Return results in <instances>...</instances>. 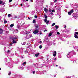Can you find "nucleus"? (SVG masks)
<instances>
[{
  "instance_id": "11",
  "label": "nucleus",
  "mask_w": 78,
  "mask_h": 78,
  "mask_svg": "<svg viewBox=\"0 0 78 78\" xmlns=\"http://www.w3.org/2000/svg\"><path fill=\"white\" fill-rule=\"evenodd\" d=\"M29 38H31V37H33V36H32V34H30L29 32Z\"/></svg>"
},
{
  "instance_id": "37",
  "label": "nucleus",
  "mask_w": 78,
  "mask_h": 78,
  "mask_svg": "<svg viewBox=\"0 0 78 78\" xmlns=\"http://www.w3.org/2000/svg\"><path fill=\"white\" fill-rule=\"evenodd\" d=\"M7 53H10L11 52V51H10V50H8L7 51Z\"/></svg>"
},
{
  "instance_id": "14",
  "label": "nucleus",
  "mask_w": 78,
  "mask_h": 78,
  "mask_svg": "<svg viewBox=\"0 0 78 78\" xmlns=\"http://www.w3.org/2000/svg\"><path fill=\"white\" fill-rule=\"evenodd\" d=\"M40 54V53H39L36 54L35 55V56H36V57H37Z\"/></svg>"
},
{
  "instance_id": "57",
  "label": "nucleus",
  "mask_w": 78,
  "mask_h": 78,
  "mask_svg": "<svg viewBox=\"0 0 78 78\" xmlns=\"http://www.w3.org/2000/svg\"><path fill=\"white\" fill-rule=\"evenodd\" d=\"M26 2V1L25 0H23V2H24V3H25V2Z\"/></svg>"
},
{
  "instance_id": "58",
  "label": "nucleus",
  "mask_w": 78,
  "mask_h": 78,
  "mask_svg": "<svg viewBox=\"0 0 78 78\" xmlns=\"http://www.w3.org/2000/svg\"><path fill=\"white\" fill-rule=\"evenodd\" d=\"M53 44L55 45H56V43H53Z\"/></svg>"
},
{
  "instance_id": "5",
  "label": "nucleus",
  "mask_w": 78,
  "mask_h": 78,
  "mask_svg": "<svg viewBox=\"0 0 78 78\" xmlns=\"http://www.w3.org/2000/svg\"><path fill=\"white\" fill-rule=\"evenodd\" d=\"M74 36L76 39H78V32H75L74 33Z\"/></svg>"
},
{
  "instance_id": "12",
  "label": "nucleus",
  "mask_w": 78,
  "mask_h": 78,
  "mask_svg": "<svg viewBox=\"0 0 78 78\" xmlns=\"http://www.w3.org/2000/svg\"><path fill=\"white\" fill-rule=\"evenodd\" d=\"M47 61H47V62H48L49 61H48V59H49V58H50V56L48 55L47 57Z\"/></svg>"
},
{
  "instance_id": "1",
  "label": "nucleus",
  "mask_w": 78,
  "mask_h": 78,
  "mask_svg": "<svg viewBox=\"0 0 78 78\" xmlns=\"http://www.w3.org/2000/svg\"><path fill=\"white\" fill-rule=\"evenodd\" d=\"M73 55H76V52H75L74 51H72L68 53L67 55V58H71L73 56Z\"/></svg>"
},
{
  "instance_id": "29",
  "label": "nucleus",
  "mask_w": 78,
  "mask_h": 78,
  "mask_svg": "<svg viewBox=\"0 0 78 78\" xmlns=\"http://www.w3.org/2000/svg\"><path fill=\"white\" fill-rule=\"evenodd\" d=\"M33 23H36V20H33Z\"/></svg>"
},
{
  "instance_id": "9",
  "label": "nucleus",
  "mask_w": 78,
  "mask_h": 78,
  "mask_svg": "<svg viewBox=\"0 0 78 78\" xmlns=\"http://www.w3.org/2000/svg\"><path fill=\"white\" fill-rule=\"evenodd\" d=\"M53 56L55 57L56 56V51H55L53 52Z\"/></svg>"
},
{
  "instance_id": "64",
  "label": "nucleus",
  "mask_w": 78,
  "mask_h": 78,
  "mask_svg": "<svg viewBox=\"0 0 78 78\" xmlns=\"http://www.w3.org/2000/svg\"><path fill=\"white\" fill-rule=\"evenodd\" d=\"M30 1L31 2H33V0H30Z\"/></svg>"
},
{
  "instance_id": "39",
  "label": "nucleus",
  "mask_w": 78,
  "mask_h": 78,
  "mask_svg": "<svg viewBox=\"0 0 78 78\" xmlns=\"http://www.w3.org/2000/svg\"><path fill=\"white\" fill-rule=\"evenodd\" d=\"M55 23H53L52 25V26H54V25H55Z\"/></svg>"
},
{
  "instance_id": "55",
  "label": "nucleus",
  "mask_w": 78,
  "mask_h": 78,
  "mask_svg": "<svg viewBox=\"0 0 78 78\" xmlns=\"http://www.w3.org/2000/svg\"><path fill=\"white\" fill-rule=\"evenodd\" d=\"M12 1V0H9V2H11Z\"/></svg>"
},
{
  "instance_id": "49",
  "label": "nucleus",
  "mask_w": 78,
  "mask_h": 78,
  "mask_svg": "<svg viewBox=\"0 0 78 78\" xmlns=\"http://www.w3.org/2000/svg\"><path fill=\"white\" fill-rule=\"evenodd\" d=\"M11 72H10L8 74L9 75H11Z\"/></svg>"
},
{
  "instance_id": "34",
  "label": "nucleus",
  "mask_w": 78,
  "mask_h": 78,
  "mask_svg": "<svg viewBox=\"0 0 78 78\" xmlns=\"http://www.w3.org/2000/svg\"><path fill=\"white\" fill-rule=\"evenodd\" d=\"M11 16V14H9L8 15V17H10V16Z\"/></svg>"
},
{
  "instance_id": "18",
  "label": "nucleus",
  "mask_w": 78,
  "mask_h": 78,
  "mask_svg": "<svg viewBox=\"0 0 78 78\" xmlns=\"http://www.w3.org/2000/svg\"><path fill=\"white\" fill-rule=\"evenodd\" d=\"M52 59L55 60L54 61V62H55L56 61V58H52Z\"/></svg>"
},
{
  "instance_id": "28",
  "label": "nucleus",
  "mask_w": 78,
  "mask_h": 78,
  "mask_svg": "<svg viewBox=\"0 0 78 78\" xmlns=\"http://www.w3.org/2000/svg\"><path fill=\"white\" fill-rule=\"evenodd\" d=\"M19 69H23V67L22 66H20L19 68Z\"/></svg>"
},
{
  "instance_id": "22",
  "label": "nucleus",
  "mask_w": 78,
  "mask_h": 78,
  "mask_svg": "<svg viewBox=\"0 0 78 78\" xmlns=\"http://www.w3.org/2000/svg\"><path fill=\"white\" fill-rule=\"evenodd\" d=\"M44 17L45 19H47V16H46V15H44Z\"/></svg>"
},
{
  "instance_id": "38",
  "label": "nucleus",
  "mask_w": 78,
  "mask_h": 78,
  "mask_svg": "<svg viewBox=\"0 0 78 78\" xmlns=\"http://www.w3.org/2000/svg\"><path fill=\"white\" fill-rule=\"evenodd\" d=\"M4 23H7V21L6 20L4 21Z\"/></svg>"
},
{
  "instance_id": "54",
  "label": "nucleus",
  "mask_w": 78,
  "mask_h": 78,
  "mask_svg": "<svg viewBox=\"0 0 78 78\" xmlns=\"http://www.w3.org/2000/svg\"><path fill=\"white\" fill-rule=\"evenodd\" d=\"M36 73V72L35 71H33V74H34V73Z\"/></svg>"
},
{
  "instance_id": "10",
  "label": "nucleus",
  "mask_w": 78,
  "mask_h": 78,
  "mask_svg": "<svg viewBox=\"0 0 78 78\" xmlns=\"http://www.w3.org/2000/svg\"><path fill=\"white\" fill-rule=\"evenodd\" d=\"M9 69H11L13 67V66H12V64L10 63V64L9 65Z\"/></svg>"
},
{
  "instance_id": "51",
  "label": "nucleus",
  "mask_w": 78,
  "mask_h": 78,
  "mask_svg": "<svg viewBox=\"0 0 78 78\" xmlns=\"http://www.w3.org/2000/svg\"><path fill=\"white\" fill-rule=\"evenodd\" d=\"M19 78H22V76H19Z\"/></svg>"
},
{
  "instance_id": "17",
  "label": "nucleus",
  "mask_w": 78,
  "mask_h": 78,
  "mask_svg": "<svg viewBox=\"0 0 78 78\" xmlns=\"http://www.w3.org/2000/svg\"><path fill=\"white\" fill-rule=\"evenodd\" d=\"M52 34H53L51 32L48 35V36L49 37H50V36H51V35H52Z\"/></svg>"
},
{
  "instance_id": "48",
  "label": "nucleus",
  "mask_w": 78,
  "mask_h": 78,
  "mask_svg": "<svg viewBox=\"0 0 78 78\" xmlns=\"http://www.w3.org/2000/svg\"><path fill=\"white\" fill-rule=\"evenodd\" d=\"M24 52H25V53H28V52H27V51H24Z\"/></svg>"
},
{
  "instance_id": "32",
  "label": "nucleus",
  "mask_w": 78,
  "mask_h": 78,
  "mask_svg": "<svg viewBox=\"0 0 78 78\" xmlns=\"http://www.w3.org/2000/svg\"><path fill=\"white\" fill-rule=\"evenodd\" d=\"M52 12H55V9H53L52 10Z\"/></svg>"
},
{
  "instance_id": "47",
  "label": "nucleus",
  "mask_w": 78,
  "mask_h": 78,
  "mask_svg": "<svg viewBox=\"0 0 78 78\" xmlns=\"http://www.w3.org/2000/svg\"><path fill=\"white\" fill-rule=\"evenodd\" d=\"M8 33H9L8 31H6V33H6V34H8Z\"/></svg>"
},
{
  "instance_id": "42",
  "label": "nucleus",
  "mask_w": 78,
  "mask_h": 78,
  "mask_svg": "<svg viewBox=\"0 0 78 78\" xmlns=\"http://www.w3.org/2000/svg\"><path fill=\"white\" fill-rule=\"evenodd\" d=\"M61 40H62V41H64V39L63 38H60Z\"/></svg>"
},
{
  "instance_id": "46",
  "label": "nucleus",
  "mask_w": 78,
  "mask_h": 78,
  "mask_svg": "<svg viewBox=\"0 0 78 78\" xmlns=\"http://www.w3.org/2000/svg\"><path fill=\"white\" fill-rule=\"evenodd\" d=\"M53 1L54 2H56L57 1V0H53Z\"/></svg>"
},
{
  "instance_id": "52",
  "label": "nucleus",
  "mask_w": 78,
  "mask_h": 78,
  "mask_svg": "<svg viewBox=\"0 0 78 78\" xmlns=\"http://www.w3.org/2000/svg\"><path fill=\"white\" fill-rule=\"evenodd\" d=\"M25 42H24L23 43V44H22L23 45H25Z\"/></svg>"
},
{
  "instance_id": "62",
  "label": "nucleus",
  "mask_w": 78,
  "mask_h": 78,
  "mask_svg": "<svg viewBox=\"0 0 78 78\" xmlns=\"http://www.w3.org/2000/svg\"><path fill=\"white\" fill-rule=\"evenodd\" d=\"M14 18H17V16H15L14 17Z\"/></svg>"
},
{
  "instance_id": "40",
  "label": "nucleus",
  "mask_w": 78,
  "mask_h": 78,
  "mask_svg": "<svg viewBox=\"0 0 78 78\" xmlns=\"http://www.w3.org/2000/svg\"><path fill=\"white\" fill-rule=\"evenodd\" d=\"M4 51H6V47L4 48Z\"/></svg>"
},
{
  "instance_id": "21",
  "label": "nucleus",
  "mask_w": 78,
  "mask_h": 78,
  "mask_svg": "<svg viewBox=\"0 0 78 78\" xmlns=\"http://www.w3.org/2000/svg\"><path fill=\"white\" fill-rule=\"evenodd\" d=\"M13 27H14V24H11V25H10V27L11 28H12Z\"/></svg>"
},
{
  "instance_id": "31",
  "label": "nucleus",
  "mask_w": 78,
  "mask_h": 78,
  "mask_svg": "<svg viewBox=\"0 0 78 78\" xmlns=\"http://www.w3.org/2000/svg\"><path fill=\"white\" fill-rule=\"evenodd\" d=\"M50 5H51L53 6V2H51L50 3Z\"/></svg>"
},
{
  "instance_id": "4",
  "label": "nucleus",
  "mask_w": 78,
  "mask_h": 78,
  "mask_svg": "<svg viewBox=\"0 0 78 78\" xmlns=\"http://www.w3.org/2000/svg\"><path fill=\"white\" fill-rule=\"evenodd\" d=\"M25 32H26V34H27L26 37V39H29V32H27V31H25Z\"/></svg>"
},
{
  "instance_id": "2",
  "label": "nucleus",
  "mask_w": 78,
  "mask_h": 78,
  "mask_svg": "<svg viewBox=\"0 0 78 78\" xmlns=\"http://www.w3.org/2000/svg\"><path fill=\"white\" fill-rule=\"evenodd\" d=\"M61 7H60V8L58 7L57 8V14L58 15V14H61Z\"/></svg>"
},
{
  "instance_id": "41",
  "label": "nucleus",
  "mask_w": 78,
  "mask_h": 78,
  "mask_svg": "<svg viewBox=\"0 0 78 78\" xmlns=\"http://www.w3.org/2000/svg\"><path fill=\"white\" fill-rule=\"evenodd\" d=\"M26 63V62H24L23 63H22V65H24V64H25Z\"/></svg>"
},
{
  "instance_id": "63",
  "label": "nucleus",
  "mask_w": 78,
  "mask_h": 78,
  "mask_svg": "<svg viewBox=\"0 0 78 78\" xmlns=\"http://www.w3.org/2000/svg\"><path fill=\"white\" fill-rule=\"evenodd\" d=\"M41 2H44V0H41Z\"/></svg>"
},
{
  "instance_id": "25",
  "label": "nucleus",
  "mask_w": 78,
  "mask_h": 78,
  "mask_svg": "<svg viewBox=\"0 0 78 78\" xmlns=\"http://www.w3.org/2000/svg\"><path fill=\"white\" fill-rule=\"evenodd\" d=\"M73 48H74V49H75V48H77V46H74L73 47Z\"/></svg>"
},
{
  "instance_id": "8",
  "label": "nucleus",
  "mask_w": 78,
  "mask_h": 78,
  "mask_svg": "<svg viewBox=\"0 0 78 78\" xmlns=\"http://www.w3.org/2000/svg\"><path fill=\"white\" fill-rule=\"evenodd\" d=\"M44 22H46V24H48L49 23V22H50V21H47V20L46 19H45L44 20Z\"/></svg>"
},
{
  "instance_id": "13",
  "label": "nucleus",
  "mask_w": 78,
  "mask_h": 78,
  "mask_svg": "<svg viewBox=\"0 0 78 78\" xmlns=\"http://www.w3.org/2000/svg\"><path fill=\"white\" fill-rule=\"evenodd\" d=\"M44 11H45V12H47V13L48 12V9H47V8H44Z\"/></svg>"
},
{
  "instance_id": "50",
  "label": "nucleus",
  "mask_w": 78,
  "mask_h": 78,
  "mask_svg": "<svg viewBox=\"0 0 78 78\" xmlns=\"http://www.w3.org/2000/svg\"><path fill=\"white\" fill-rule=\"evenodd\" d=\"M2 1H0V4H2Z\"/></svg>"
},
{
  "instance_id": "6",
  "label": "nucleus",
  "mask_w": 78,
  "mask_h": 78,
  "mask_svg": "<svg viewBox=\"0 0 78 78\" xmlns=\"http://www.w3.org/2000/svg\"><path fill=\"white\" fill-rule=\"evenodd\" d=\"M18 37V36L17 35H15L14 37H12L11 38V39H12V40H14V39H17Z\"/></svg>"
},
{
  "instance_id": "61",
  "label": "nucleus",
  "mask_w": 78,
  "mask_h": 78,
  "mask_svg": "<svg viewBox=\"0 0 78 78\" xmlns=\"http://www.w3.org/2000/svg\"><path fill=\"white\" fill-rule=\"evenodd\" d=\"M34 41V40H33V39H32V42H33V41Z\"/></svg>"
},
{
  "instance_id": "16",
  "label": "nucleus",
  "mask_w": 78,
  "mask_h": 78,
  "mask_svg": "<svg viewBox=\"0 0 78 78\" xmlns=\"http://www.w3.org/2000/svg\"><path fill=\"white\" fill-rule=\"evenodd\" d=\"M73 18L74 19H76V16L75 15H73Z\"/></svg>"
},
{
  "instance_id": "26",
  "label": "nucleus",
  "mask_w": 78,
  "mask_h": 78,
  "mask_svg": "<svg viewBox=\"0 0 78 78\" xmlns=\"http://www.w3.org/2000/svg\"><path fill=\"white\" fill-rule=\"evenodd\" d=\"M68 14L69 15H70L71 14H72V13H71L70 12H69Z\"/></svg>"
},
{
  "instance_id": "3",
  "label": "nucleus",
  "mask_w": 78,
  "mask_h": 78,
  "mask_svg": "<svg viewBox=\"0 0 78 78\" xmlns=\"http://www.w3.org/2000/svg\"><path fill=\"white\" fill-rule=\"evenodd\" d=\"M34 66L37 68H41V67H42V64H39L37 63H36V64L34 65Z\"/></svg>"
},
{
  "instance_id": "36",
  "label": "nucleus",
  "mask_w": 78,
  "mask_h": 78,
  "mask_svg": "<svg viewBox=\"0 0 78 78\" xmlns=\"http://www.w3.org/2000/svg\"><path fill=\"white\" fill-rule=\"evenodd\" d=\"M42 48V46L41 45H40L39 46V48L41 49Z\"/></svg>"
},
{
  "instance_id": "53",
  "label": "nucleus",
  "mask_w": 78,
  "mask_h": 78,
  "mask_svg": "<svg viewBox=\"0 0 78 78\" xmlns=\"http://www.w3.org/2000/svg\"><path fill=\"white\" fill-rule=\"evenodd\" d=\"M57 34L59 35V34H60V33H59V32H57Z\"/></svg>"
},
{
  "instance_id": "7",
  "label": "nucleus",
  "mask_w": 78,
  "mask_h": 78,
  "mask_svg": "<svg viewBox=\"0 0 78 78\" xmlns=\"http://www.w3.org/2000/svg\"><path fill=\"white\" fill-rule=\"evenodd\" d=\"M39 31H38V30L37 29L35 30H34V31H33V33H34V34H36Z\"/></svg>"
},
{
  "instance_id": "45",
  "label": "nucleus",
  "mask_w": 78,
  "mask_h": 78,
  "mask_svg": "<svg viewBox=\"0 0 78 78\" xmlns=\"http://www.w3.org/2000/svg\"><path fill=\"white\" fill-rule=\"evenodd\" d=\"M49 12H52V10H51V9H49Z\"/></svg>"
},
{
  "instance_id": "56",
  "label": "nucleus",
  "mask_w": 78,
  "mask_h": 78,
  "mask_svg": "<svg viewBox=\"0 0 78 78\" xmlns=\"http://www.w3.org/2000/svg\"><path fill=\"white\" fill-rule=\"evenodd\" d=\"M5 2H3L2 3V5H5Z\"/></svg>"
},
{
  "instance_id": "33",
  "label": "nucleus",
  "mask_w": 78,
  "mask_h": 78,
  "mask_svg": "<svg viewBox=\"0 0 78 78\" xmlns=\"http://www.w3.org/2000/svg\"><path fill=\"white\" fill-rule=\"evenodd\" d=\"M50 14H51V16H53V15H54L53 13L52 12H51L50 13Z\"/></svg>"
},
{
  "instance_id": "43",
  "label": "nucleus",
  "mask_w": 78,
  "mask_h": 78,
  "mask_svg": "<svg viewBox=\"0 0 78 78\" xmlns=\"http://www.w3.org/2000/svg\"><path fill=\"white\" fill-rule=\"evenodd\" d=\"M36 28H38V27H39V26L38 25L35 26Z\"/></svg>"
},
{
  "instance_id": "23",
  "label": "nucleus",
  "mask_w": 78,
  "mask_h": 78,
  "mask_svg": "<svg viewBox=\"0 0 78 78\" xmlns=\"http://www.w3.org/2000/svg\"><path fill=\"white\" fill-rule=\"evenodd\" d=\"M55 27L56 28V29H58V25H55Z\"/></svg>"
},
{
  "instance_id": "60",
  "label": "nucleus",
  "mask_w": 78,
  "mask_h": 78,
  "mask_svg": "<svg viewBox=\"0 0 78 78\" xmlns=\"http://www.w3.org/2000/svg\"><path fill=\"white\" fill-rule=\"evenodd\" d=\"M45 31H47V30H45L44 31V32H45Z\"/></svg>"
},
{
  "instance_id": "30",
  "label": "nucleus",
  "mask_w": 78,
  "mask_h": 78,
  "mask_svg": "<svg viewBox=\"0 0 78 78\" xmlns=\"http://www.w3.org/2000/svg\"><path fill=\"white\" fill-rule=\"evenodd\" d=\"M61 55H59L58 56V58H61Z\"/></svg>"
},
{
  "instance_id": "27",
  "label": "nucleus",
  "mask_w": 78,
  "mask_h": 78,
  "mask_svg": "<svg viewBox=\"0 0 78 78\" xmlns=\"http://www.w3.org/2000/svg\"><path fill=\"white\" fill-rule=\"evenodd\" d=\"M70 12H71V13H72V12H73V9H71Z\"/></svg>"
},
{
  "instance_id": "15",
  "label": "nucleus",
  "mask_w": 78,
  "mask_h": 78,
  "mask_svg": "<svg viewBox=\"0 0 78 78\" xmlns=\"http://www.w3.org/2000/svg\"><path fill=\"white\" fill-rule=\"evenodd\" d=\"M3 33V30L2 29L0 28V34H2Z\"/></svg>"
},
{
  "instance_id": "20",
  "label": "nucleus",
  "mask_w": 78,
  "mask_h": 78,
  "mask_svg": "<svg viewBox=\"0 0 78 78\" xmlns=\"http://www.w3.org/2000/svg\"><path fill=\"white\" fill-rule=\"evenodd\" d=\"M42 32L41 31L38 32V34H42Z\"/></svg>"
},
{
  "instance_id": "35",
  "label": "nucleus",
  "mask_w": 78,
  "mask_h": 78,
  "mask_svg": "<svg viewBox=\"0 0 78 78\" xmlns=\"http://www.w3.org/2000/svg\"><path fill=\"white\" fill-rule=\"evenodd\" d=\"M1 10H2V12H5V10L4 9H2Z\"/></svg>"
},
{
  "instance_id": "59",
  "label": "nucleus",
  "mask_w": 78,
  "mask_h": 78,
  "mask_svg": "<svg viewBox=\"0 0 78 78\" xmlns=\"http://www.w3.org/2000/svg\"><path fill=\"white\" fill-rule=\"evenodd\" d=\"M20 5L21 6H23V5L22 4H20Z\"/></svg>"
},
{
  "instance_id": "24",
  "label": "nucleus",
  "mask_w": 78,
  "mask_h": 78,
  "mask_svg": "<svg viewBox=\"0 0 78 78\" xmlns=\"http://www.w3.org/2000/svg\"><path fill=\"white\" fill-rule=\"evenodd\" d=\"M12 44V43L10 44H9L8 45V46L9 47H11V46Z\"/></svg>"
},
{
  "instance_id": "44",
  "label": "nucleus",
  "mask_w": 78,
  "mask_h": 78,
  "mask_svg": "<svg viewBox=\"0 0 78 78\" xmlns=\"http://www.w3.org/2000/svg\"><path fill=\"white\" fill-rule=\"evenodd\" d=\"M34 17H35V19H37V16L35 15L34 16Z\"/></svg>"
},
{
  "instance_id": "19",
  "label": "nucleus",
  "mask_w": 78,
  "mask_h": 78,
  "mask_svg": "<svg viewBox=\"0 0 78 78\" xmlns=\"http://www.w3.org/2000/svg\"><path fill=\"white\" fill-rule=\"evenodd\" d=\"M17 43V41L15 40H13V44H16V43Z\"/></svg>"
}]
</instances>
